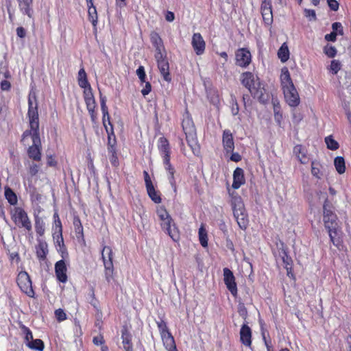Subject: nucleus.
Segmentation results:
<instances>
[{
  "mask_svg": "<svg viewBox=\"0 0 351 351\" xmlns=\"http://www.w3.org/2000/svg\"><path fill=\"white\" fill-rule=\"evenodd\" d=\"M35 104L34 105L31 95L28 97L27 118L29 120V130H26L22 134L21 142L25 143L27 138L31 136L32 145L29 146L27 154L31 160L40 162L42 158V144L39 131V116L36 97L34 95Z\"/></svg>",
  "mask_w": 351,
  "mask_h": 351,
  "instance_id": "obj_1",
  "label": "nucleus"
},
{
  "mask_svg": "<svg viewBox=\"0 0 351 351\" xmlns=\"http://www.w3.org/2000/svg\"><path fill=\"white\" fill-rule=\"evenodd\" d=\"M333 210L332 203L326 198L323 204L324 227L328 230L331 243L337 247H339L342 241L339 237H337L338 218Z\"/></svg>",
  "mask_w": 351,
  "mask_h": 351,
  "instance_id": "obj_2",
  "label": "nucleus"
},
{
  "mask_svg": "<svg viewBox=\"0 0 351 351\" xmlns=\"http://www.w3.org/2000/svg\"><path fill=\"white\" fill-rule=\"evenodd\" d=\"M158 149L162 157L165 170L167 172L169 182L174 192L177 191V184L175 178L176 169L171 163V147L168 139L164 136L158 140Z\"/></svg>",
  "mask_w": 351,
  "mask_h": 351,
  "instance_id": "obj_3",
  "label": "nucleus"
},
{
  "mask_svg": "<svg viewBox=\"0 0 351 351\" xmlns=\"http://www.w3.org/2000/svg\"><path fill=\"white\" fill-rule=\"evenodd\" d=\"M281 86L286 103L292 108L300 104L299 93L295 87L288 69L284 68L280 75Z\"/></svg>",
  "mask_w": 351,
  "mask_h": 351,
  "instance_id": "obj_4",
  "label": "nucleus"
},
{
  "mask_svg": "<svg viewBox=\"0 0 351 351\" xmlns=\"http://www.w3.org/2000/svg\"><path fill=\"white\" fill-rule=\"evenodd\" d=\"M230 196V204L233 215L239 228L245 230L248 226L249 219L242 198L237 193H232Z\"/></svg>",
  "mask_w": 351,
  "mask_h": 351,
  "instance_id": "obj_5",
  "label": "nucleus"
},
{
  "mask_svg": "<svg viewBox=\"0 0 351 351\" xmlns=\"http://www.w3.org/2000/svg\"><path fill=\"white\" fill-rule=\"evenodd\" d=\"M182 130L186 136L188 145L191 148L194 154L199 152V147L197 143L196 129L193 119L188 111L182 122Z\"/></svg>",
  "mask_w": 351,
  "mask_h": 351,
  "instance_id": "obj_6",
  "label": "nucleus"
},
{
  "mask_svg": "<svg viewBox=\"0 0 351 351\" xmlns=\"http://www.w3.org/2000/svg\"><path fill=\"white\" fill-rule=\"evenodd\" d=\"M11 219L19 228H23L27 232L32 230L31 220L25 209L21 206H14L10 210Z\"/></svg>",
  "mask_w": 351,
  "mask_h": 351,
  "instance_id": "obj_7",
  "label": "nucleus"
},
{
  "mask_svg": "<svg viewBox=\"0 0 351 351\" xmlns=\"http://www.w3.org/2000/svg\"><path fill=\"white\" fill-rule=\"evenodd\" d=\"M101 258L104 266L106 281L110 283L114 279L113 252L110 246H104L101 251Z\"/></svg>",
  "mask_w": 351,
  "mask_h": 351,
  "instance_id": "obj_8",
  "label": "nucleus"
},
{
  "mask_svg": "<svg viewBox=\"0 0 351 351\" xmlns=\"http://www.w3.org/2000/svg\"><path fill=\"white\" fill-rule=\"evenodd\" d=\"M16 283L20 290L29 298H35V291L29 275L25 271H20L16 277Z\"/></svg>",
  "mask_w": 351,
  "mask_h": 351,
  "instance_id": "obj_9",
  "label": "nucleus"
},
{
  "mask_svg": "<svg viewBox=\"0 0 351 351\" xmlns=\"http://www.w3.org/2000/svg\"><path fill=\"white\" fill-rule=\"evenodd\" d=\"M240 80L242 85L248 89L254 97H256L261 100L262 92L259 94L258 87L255 86V77L252 72L245 71L241 73Z\"/></svg>",
  "mask_w": 351,
  "mask_h": 351,
  "instance_id": "obj_10",
  "label": "nucleus"
},
{
  "mask_svg": "<svg viewBox=\"0 0 351 351\" xmlns=\"http://www.w3.org/2000/svg\"><path fill=\"white\" fill-rule=\"evenodd\" d=\"M143 177L147 195L155 204H160L162 202L161 193L156 189L148 172L145 170L143 171Z\"/></svg>",
  "mask_w": 351,
  "mask_h": 351,
  "instance_id": "obj_11",
  "label": "nucleus"
},
{
  "mask_svg": "<svg viewBox=\"0 0 351 351\" xmlns=\"http://www.w3.org/2000/svg\"><path fill=\"white\" fill-rule=\"evenodd\" d=\"M252 62V54L246 47L239 48L235 51V64L241 68H247Z\"/></svg>",
  "mask_w": 351,
  "mask_h": 351,
  "instance_id": "obj_12",
  "label": "nucleus"
},
{
  "mask_svg": "<svg viewBox=\"0 0 351 351\" xmlns=\"http://www.w3.org/2000/svg\"><path fill=\"white\" fill-rule=\"evenodd\" d=\"M161 228L172 239L173 241L180 240V231L171 215L168 216V219L160 222Z\"/></svg>",
  "mask_w": 351,
  "mask_h": 351,
  "instance_id": "obj_13",
  "label": "nucleus"
},
{
  "mask_svg": "<svg viewBox=\"0 0 351 351\" xmlns=\"http://www.w3.org/2000/svg\"><path fill=\"white\" fill-rule=\"evenodd\" d=\"M276 259H280L284 264V267L287 270V275L292 279H295V275L293 271V260L289 255L287 250L282 247L278 251V255H276Z\"/></svg>",
  "mask_w": 351,
  "mask_h": 351,
  "instance_id": "obj_14",
  "label": "nucleus"
},
{
  "mask_svg": "<svg viewBox=\"0 0 351 351\" xmlns=\"http://www.w3.org/2000/svg\"><path fill=\"white\" fill-rule=\"evenodd\" d=\"M154 57L157 62L158 68L164 80L170 82L171 77L169 73V64L167 58L166 52L161 53V57H160V54L158 56V54H155Z\"/></svg>",
  "mask_w": 351,
  "mask_h": 351,
  "instance_id": "obj_15",
  "label": "nucleus"
},
{
  "mask_svg": "<svg viewBox=\"0 0 351 351\" xmlns=\"http://www.w3.org/2000/svg\"><path fill=\"white\" fill-rule=\"evenodd\" d=\"M223 280L227 289L233 296L237 295V286L232 271L226 267L223 269Z\"/></svg>",
  "mask_w": 351,
  "mask_h": 351,
  "instance_id": "obj_16",
  "label": "nucleus"
},
{
  "mask_svg": "<svg viewBox=\"0 0 351 351\" xmlns=\"http://www.w3.org/2000/svg\"><path fill=\"white\" fill-rule=\"evenodd\" d=\"M101 110L102 112V123L105 130L106 128H114L113 125L110 121V116L109 114L108 108L106 105V97L102 95L101 93L99 95Z\"/></svg>",
  "mask_w": 351,
  "mask_h": 351,
  "instance_id": "obj_17",
  "label": "nucleus"
},
{
  "mask_svg": "<svg viewBox=\"0 0 351 351\" xmlns=\"http://www.w3.org/2000/svg\"><path fill=\"white\" fill-rule=\"evenodd\" d=\"M261 13L265 26L271 28L274 22L272 5H269L268 3H261Z\"/></svg>",
  "mask_w": 351,
  "mask_h": 351,
  "instance_id": "obj_18",
  "label": "nucleus"
},
{
  "mask_svg": "<svg viewBox=\"0 0 351 351\" xmlns=\"http://www.w3.org/2000/svg\"><path fill=\"white\" fill-rule=\"evenodd\" d=\"M156 324L164 344H168L170 341L174 340V337L169 331L167 322L164 319L156 322Z\"/></svg>",
  "mask_w": 351,
  "mask_h": 351,
  "instance_id": "obj_19",
  "label": "nucleus"
},
{
  "mask_svg": "<svg viewBox=\"0 0 351 351\" xmlns=\"http://www.w3.org/2000/svg\"><path fill=\"white\" fill-rule=\"evenodd\" d=\"M240 341L245 347L251 348L252 344V332L247 324H243L240 329Z\"/></svg>",
  "mask_w": 351,
  "mask_h": 351,
  "instance_id": "obj_20",
  "label": "nucleus"
},
{
  "mask_svg": "<svg viewBox=\"0 0 351 351\" xmlns=\"http://www.w3.org/2000/svg\"><path fill=\"white\" fill-rule=\"evenodd\" d=\"M53 228L55 230L54 232L53 233V239H56V242L58 244L62 247L61 248H64V251L62 252V257L64 258V254L67 255V252L64 244V239L62 237V226L61 220H56L54 221L53 224Z\"/></svg>",
  "mask_w": 351,
  "mask_h": 351,
  "instance_id": "obj_21",
  "label": "nucleus"
},
{
  "mask_svg": "<svg viewBox=\"0 0 351 351\" xmlns=\"http://www.w3.org/2000/svg\"><path fill=\"white\" fill-rule=\"evenodd\" d=\"M66 273L67 267L65 261L63 259L57 261L55 264V274L57 280L62 283L66 282L68 280Z\"/></svg>",
  "mask_w": 351,
  "mask_h": 351,
  "instance_id": "obj_22",
  "label": "nucleus"
},
{
  "mask_svg": "<svg viewBox=\"0 0 351 351\" xmlns=\"http://www.w3.org/2000/svg\"><path fill=\"white\" fill-rule=\"evenodd\" d=\"M191 45L197 55L200 56L204 53L206 43L200 33L193 34Z\"/></svg>",
  "mask_w": 351,
  "mask_h": 351,
  "instance_id": "obj_23",
  "label": "nucleus"
},
{
  "mask_svg": "<svg viewBox=\"0 0 351 351\" xmlns=\"http://www.w3.org/2000/svg\"><path fill=\"white\" fill-rule=\"evenodd\" d=\"M222 143L226 154L232 152L234 149V142L233 135L230 130H225L222 136Z\"/></svg>",
  "mask_w": 351,
  "mask_h": 351,
  "instance_id": "obj_24",
  "label": "nucleus"
},
{
  "mask_svg": "<svg viewBox=\"0 0 351 351\" xmlns=\"http://www.w3.org/2000/svg\"><path fill=\"white\" fill-rule=\"evenodd\" d=\"M150 40L156 49L155 54H158V56L160 54V57H161V53L166 52L161 37L157 32H152L150 34Z\"/></svg>",
  "mask_w": 351,
  "mask_h": 351,
  "instance_id": "obj_25",
  "label": "nucleus"
},
{
  "mask_svg": "<svg viewBox=\"0 0 351 351\" xmlns=\"http://www.w3.org/2000/svg\"><path fill=\"white\" fill-rule=\"evenodd\" d=\"M245 183L244 171L242 168L237 167L233 172V182L232 187L234 189H239Z\"/></svg>",
  "mask_w": 351,
  "mask_h": 351,
  "instance_id": "obj_26",
  "label": "nucleus"
},
{
  "mask_svg": "<svg viewBox=\"0 0 351 351\" xmlns=\"http://www.w3.org/2000/svg\"><path fill=\"white\" fill-rule=\"evenodd\" d=\"M88 8V18L93 27H96L98 23V14L93 0H86Z\"/></svg>",
  "mask_w": 351,
  "mask_h": 351,
  "instance_id": "obj_27",
  "label": "nucleus"
},
{
  "mask_svg": "<svg viewBox=\"0 0 351 351\" xmlns=\"http://www.w3.org/2000/svg\"><path fill=\"white\" fill-rule=\"evenodd\" d=\"M293 154L302 164L308 162L309 158L307 156V150L302 145H296L293 147Z\"/></svg>",
  "mask_w": 351,
  "mask_h": 351,
  "instance_id": "obj_28",
  "label": "nucleus"
},
{
  "mask_svg": "<svg viewBox=\"0 0 351 351\" xmlns=\"http://www.w3.org/2000/svg\"><path fill=\"white\" fill-rule=\"evenodd\" d=\"M83 97L86 107L97 106L96 101L91 86H88L87 88H82Z\"/></svg>",
  "mask_w": 351,
  "mask_h": 351,
  "instance_id": "obj_29",
  "label": "nucleus"
},
{
  "mask_svg": "<svg viewBox=\"0 0 351 351\" xmlns=\"http://www.w3.org/2000/svg\"><path fill=\"white\" fill-rule=\"evenodd\" d=\"M38 245L36 246V254L39 261H45L48 254L47 243L43 240H38Z\"/></svg>",
  "mask_w": 351,
  "mask_h": 351,
  "instance_id": "obj_30",
  "label": "nucleus"
},
{
  "mask_svg": "<svg viewBox=\"0 0 351 351\" xmlns=\"http://www.w3.org/2000/svg\"><path fill=\"white\" fill-rule=\"evenodd\" d=\"M21 12L29 18L33 16L32 3L33 0H17Z\"/></svg>",
  "mask_w": 351,
  "mask_h": 351,
  "instance_id": "obj_31",
  "label": "nucleus"
},
{
  "mask_svg": "<svg viewBox=\"0 0 351 351\" xmlns=\"http://www.w3.org/2000/svg\"><path fill=\"white\" fill-rule=\"evenodd\" d=\"M121 339L125 350H130L133 348L132 342V337L126 326H123L121 330Z\"/></svg>",
  "mask_w": 351,
  "mask_h": 351,
  "instance_id": "obj_32",
  "label": "nucleus"
},
{
  "mask_svg": "<svg viewBox=\"0 0 351 351\" xmlns=\"http://www.w3.org/2000/svg\"><path fill=\"white\" fill-rule=\"evenodd\" d=\"M34 228L38 237L44 236L45 232V223L43 218L38 215H34Z\"/></svg>",
  "mask_w": 351,
  "mask_h": 351,
  "instance_id": "obj_33",
  "label": "nucleus"
},
{
  "mask_svg": "<svg viewBox=\"0 0 351 351\" xmlns=\"http://www.w3.org/2000/svg\"><path fill=\"white\" fill-rule=\"evenodd\" d=\"M77 80L78 85L80 88H87L88 86L90 85L88 80L87 74L84 67H82L78 71Z\"/></svg>",
  "mask_w": 351,
  "mask_h": 351,
  "instance_id": "obj_34",
  "label": "nucleus"
},
{
  "mask_svg": "<svg viewBox=\"0 0 351 351\" xmlns=\"http://www.w3.org/2000/svg\"><path fill=\"white\" fill-rule=\"evenodd\" d=\"M273 108H274V119L277 123L278 125L281 127L282 120H283V114L281 110V106L278 101L273 102Z\"/></svg>",
  "mask_w": 351,
  "mask_h": 351,
  "instance_id": "obj_35",
  "label": "nucleus"
},
{
  "mask_svg": "<svg viewBox=\"0 0 351 351\" xmlns=\"http://www.w3.org/2000/svg\"><path fill=\"white\" fill-rule=\"evenodd\" d=\"M5 197L10 205L15 206L18 202V197L14 191L9 186L5 187Z\"/></svg>",
  "mask_w": 351,
  "mask_h": 351,
  "instance_id": "obj_36",
  "label": "nucleus"
},
{
  "mask_svg": "<svg viewBox=\"0 0 351 351\" xmlns=\"http://www.w3.org/2000/svg\"><path fill=\"white\" fill-rule=\"evenodd\" d=\"M106 132L108 134V150L116 149L117 139L114 132V128H106Z\"/></svg>",
  "mask_w": 351,
  "mask_h": 351,
  "instance_id": "obj_37",
  "label": "nucleus"
},
{
  "mask_svg": "<svg viewBox=\"0 0 351 351\" xmlns=\"http://www.w3.org/2000/svg\"><path fill=\"white\" fill-rule=\"evenodd\" d=\"M289 50L288 45L284 43L278 51V57L282 62H286L289 58Z\"/></svg>",
  "mask_w": 351,
  "mask_h": 351,
  "instance_id": "obj_38",
  "label": "nucleus"
},
{
  "mask_svg": "<svg viewBox=\"0 0 351 351\" xmlns=\"http://www.w3.org/2000/svg\"><path fill=\"white\" fill-rule=\"evenodd\" d=\"M334 165L339 174H343L346 171L345 159L342 156H337L334 160Z\"/></svg>",
  "mask_w": 351,
  "mask_h": 351,
  "instance_id": "obj_39",
  "label": "nucleus"
},
{
  "mask_svg": "<svg viewBox=\"0 0 351 351\" xmlns=\"http://www.w3.org/2000/svg\"><path fill=\"white\" fill-rule=\"evenodd\" d=\"M27 346L29 349L36 351H43L45 349V343L40 339H33L30 342H27Z\"/></svg>",
  "mask_w": 351,
  "mask_h": 351,
  "instance_id": "obj_40",
  "label": "nucleus"
},
{
  "mask_svg": "<svg viewBox=\"0 0 351 351\" xmlns=\"http://www.w3.org/2000/svg\"><path fill=\"white\" fill-rule=\"evenodd\" d=\"M322 166L319 162L312 161L311 162V173L317 179H321L322 173L321 171Z\"/></svg>",
  "mask_w": 351,
  "mask_h": 351,
  "instance_id": "obj_41",
  "label": "nucleus"
},
{
  "mask_svg": "<svg viewBox=\"0 0 351 351\" xmlns=\"http://www.w3.org/2000/svg\"><path fill=\"white\" fill-rule=\"evenodd\" d=\"M198 236H199V243L202 245V246L204 247H207L208 246V234H207L206 230L205 229V228L203 226H202L199 228Z\"/></svg>",
  "mask_w": 351,
  "mask_h": 351,
  "instance_id": "obj_42",
  "label": "nucleus"
},
{
  "mask_svg": "<svg viewBox=\"0 0 351 351\" xmlns=\"http://www.w3.org/2000/svg\"><path fill=\"white\" fill-rule=\"evenodd\" d=\"M324 141L328 149L335 151L339 148V143L333 138L332 135L326 136L324 139Z\"/></svg>",
  "mask_w": 351,
  "mask_h": 351,
  "instance_id": "obj_43",
  "label": "nucleus"
},
{
  "mask_svg": "<svg viewBox=\"0 0 351 351\" xmlns=\"http://www.w3.org/2000/svg\"><path fill=\"white\" fill-rule=\"evenodd\" d=\"M73 226L77 237H82V239H84V229L79 217H74Z\"/></svg>",
  "mask_w": 351,
  "mask_h": 351,
  "instance_id": "obj_44",
  "label": "nucleus"
},
{
  "mask_svg": "<svg viewBox=\"0 0 351 351\" xmlns=\"http://www.w3.org/2000/svg\"><path fill=\"white\" fill-rule=\"evenodd\" d=\"M341 69V63L338 60H332L328 66V71L332 75H337Z\"/></svg>",
  "mask_w": 351,
  "mask_h": 351,
  "instance_id": "obj_45",
  "label": "nucleus"
},
{
  "mask_svg": "<svg viewBox=\"0 0 351 351\" xmlns=\"http://www.w3.org/2000/svg\"><path fill=\"white\" fill-rule=\"evenodd\" d=\"M20 328L23 331V334L25 335L24 339H25V343L27 345V342H30L31 341H32L34 339L32 332L28 327H27L26 326H25L23 324H21L20 325Z\"/></svg>",
  "mask_w": 351,
  "mask_h": 351,
  "instance_id": "obj_46",
  "label": "nucleus"
},
{
  "mask_svg": "<svg viewBox=\"0 0 351 351\" xmlns=\"http://www.w3.org/2000/svg\"><path fill=\"white\" fill-rule=\"evenodd\" d=\"M156 214L160 221L168 219V216L169 215L164 206H159L156 208Z\"/></svg>",
  "mask_w": 351,
  "mask_h": 351,
  "instance_id": "obj_47",
  "label": "nucleus"
},
{
  "mask_svg": "<svg viewBox=\"0 0 351 351\" xmlns=\"http://www.w3.org/2000/svg\"><path fill=\"white\" fill-rule=\"evenodd\" d=\"M323 51L325 55L330 58H335L337 53V50L335 47L328 44L324 46Z\"/></svg>",
  "mask_w": 351,
  "mask_h": 351,
  "instance_id": "obj_48",
  "label": "nucleus"
},
{
  "mask_svg": "<svg viewBox=\"0 0 351 351\" xmlns=\"http://www.w3.org/2000/svg\"><path fill=\"white\" fill-rule=\"evenodd\" d=\"M108 153L110 154V161L112 166L117 167L119 164V159L117 154V148L108 150Z\"/></svg>",
  "mask_w": 351,
  "mask_h": 351,
  "instance_id": "obj_49",
  "label": "nucleus"
},
{
  "mask_svg": "<svg viewBox=\"0 0 351 351\" xmlns=\"http://www.w3.org/2000/svg\"><path fill=\"white\" fill-rule=\"evenodd\" d=\"M41 164L33 162L29 166L28 173L32 177L35 176L39 172Z\"/></svg>",
  "mask_w": 351,
  "mask_h": 351,
  "instance_id": "obj_50",
  "label": "nucleus"
},
{
  "mask_svg": "<svg viewBox=\"0 0 351 351\" xmlns=\"http://www.w3.org/2000/svg\"><path fill=\"white\" fill-rule=\"evenodd\" d=\"M136 73L141 81V84H143L144 82H147L146 81L147 75H146L145 68L143 66H139L138 68L136 69Z\"/></svg>",
  "mask_w": 351,
  "mask_h": 351,
  "instance_id": "obj_51",
  "label": "nucleus"
},
{
  "mask_svg": "<svg viewBox=\"0 0 351 351\" xmlns=\"http://www.w3.org/2000/svg\"><path fill=\"white\" fill-rule=\"evenodd\" d=\"M97 106L86 107L90 119L93 123H96L97 120V113L96 112Z\"/></svg>",
  "mask_w": 351,
  "mask_h": 351,
  "instance_id": "obj_52",
  "label": "nucleus"
},
{
  "mask_svg": "<svg viewBox=\"0 0 351 351\" xmlns=\"http://www.w3.org/2000/svg\"><path fill=\"white\" fill-rule=\"evenodd\" d=\"M55 316L58 322H61L66 319V314L62 308L56 309L54 312Z\"/></svg>",
  "mask_w": 351,
  "mask_h": 351,
  "instance_id": "obj_53",
  "label": "nucleus"
},
{
  "mask_svg": "<svg viewBox=\"0 0 351 351\" xmlns=\"http://www.w3.org/2000/svg\"><path fill=\"white\" fill-rule=\"evenodd\" d=\"M332 29L333 32L337 33L341 36L343 35V28L340 22H335L332 24Z\"/></svg>",
  "mask_w": 351,
  "mask_h": 351,
  "instance_id": "obj_54",
  "label": "nucleus"
},
{
  "mask_svg": "<svg viewBox=\"0 0 351 351\" xmlns=\"http://www.w3.org/2000/svg\"><path fill=\"white\" fill-rule=\"evenodd\" d=\"M232 106H231V112L232 114L235 116L239 114V104L237 103V101L235 98L232 99Z\"/></svg>",
  "mask_w": 351,
  "mask_h": 351,
  "instance_id": "obj_55",
  "label": "nucleus"
},
{
  "mask_svg": "<svg viewBox=\"0 0 351 351\" xmlns=\"http://www.w3.org/2000/svg\"><path fill=\"white\" fill-rule=\"evenodd\" d=\"M90 297L91 298V300L90 301V304L94 307V308H97V300L95 297V289L94 287H91L90 289Z\"/></svg>",
  "mask_w": 351,
  "mask_h": 351,
  "instance_id": "obj_56",
  "label": "nucleus"
},
{
  "mask_svg": "<svg viewBox=\"0 0 351 351\" xmlns=\"http://www.w3.org/2000/svg\"><path fill=\"white\" fill-rule=\"evenodd\" d=\"M327 3L330 9L332 11H337L339 4L337 0H327Z\"/></svg>",
  "mask_w": 351,
  "mask_h": 351,
  "instance_id": "obj_57",
  "label": "nucleus"
},
{
  "mask_svg": "<svg viewBox=\"0 0 351 351\" xmlns=\"http://www.w3.org/2000/svg\"><path fill=\"white\" fill-rule=\"evenodd\" d=\"M93 342L96 346H101L105 343V340L104 336L100 334L96 337H94L93 339Z\"/></svg>",
  "mask_w": 351,
  "mask_h": 351,
  "instance_id": "obj_58",
  "label": "nucleus"
},
{
  "mask_svg": "<svg viewBox=\"0 0 351 351\" xmlns=\"http://www.w3.org/2000/svg\"><path fill=\"white\" fill-rule=\"evenodd\" d=\"M144 83L145 84L144 88L141 90V93L143 96H146L152 91V85L149 82H146Z\"/></svg>",
  "mask_w": 351,
  "mask_h": 351,
  "instance_id": "obj_59",
  "label": "nucleus"
},
{
  "mask_svg": "<svg viewBox=\"0 0 351 351\" xmlns=\"http://www.w3.org/2000/svg\"><path fill=\"white\" fill-rule=\"evenodd\" d=\"M337 33L335 32H331L330 34L325 35V40L327 41L335 42L337 40Z\"/></svg>",
  "mask_w": 351,
  "mask_h": 351,
  "instance_id": "obj_60",
  "label": "nucleus"
},
{
  "mask_svg": "<svg viewBox=\"0 0 351 351\" xmlns=\"http://www.w3.org/2000/svg\"><path fill=\"white\" fill-rule=\"evenodd\" d=\"M9 258L11 262L15 261L19 263L21 261L19 254L17 252L10 253Z\"/></svg>",
  "mask_w": 351,
  "mask_h": 351,
  "instance_id": "obj_61",
  "label": "nucleus"
},
{
  "mask_svg": "<svg viewBox=\"0 0 351 351\" xmlns=\"http://www.w3.org/2000/svg\"><path fill=\"white\" fill-rule=\"evenodd\" d=\"M230 154H231L230 157V159L232 161L238 162L241 160L242 157H241V156L238 152H234L232 151V152H230Z\"/></svg>",
  "mask_w": 351,
  "mask_h": 351,
  "instance_id": "obj_62",
  "label": "nucleus"
},
{
  "mask_svg": "<svg viewBox=\"0 0 351 351\" xmlns=\"http://www.w3.org/2000/svg\"><path fill=\"white\" fill-rule=\"evenodd\" d=\"M1 89L2 90H5V91H8L10 90L11 88V84L9 81L5 80H3L1 82Z\"/></svg>",
  "mask_w": 351,
  "mask_h": 351,
  "instance_id": "obj_63",
  "label": "nucleus"
},
{
  "mask_svg": "<svg viewBox=\"0 0 351 351\" xmlns=\"http://www.w3.org/2000/svg\"><path fill=\"white\" fill-rule=\"evenodd\" d=\"M170 342L171 343H168V344H164V346L167 350V351H178L175 340H173Z\"/></svg>",
  "mask_w": 351,
  "mask_h": 351,
  "instance_id": "obj_64",
  "label": "nucleus"
}]
</instances>
